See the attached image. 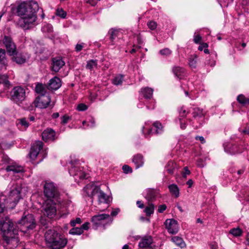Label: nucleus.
I'll use <instances>...</instances> for the list:
<instances>
[{
    "instance_id": "obj_1",
    "label": "nucleus",
    "mask_w": 249,
    "mask_h": 249,
    "mask_svg": "<svg viewBox=\"0 0 249 249\" xmlns=\"http://www.w3.org/2000/svg\"><path fill=\"white\" fill-rule=\"evenodd\" d=\"M39 9L38 3L35 1L22 2L18 5L17 13L20 17L18 24L24 30H30L36 25V12Z\"/></svg>"
},
{
    "instance_id": "obj_2",
    "label": "nucleus",
    "mask_w": 249,
    "mask_h": 249,
    "mask_svg": "<svg viewBox=\"0 0 249 249\" xmlns=\"http://www.w3.org/2000/svg\"><path fill=\"white\" fill-rule=\"evenodd\" d=\"M0 229L4 242L3 247L4 249H12L17 246L18 230L13 221L8 217H5L0 220Z\"/></svg>"
},
{
    "instance_id": "obj_3",
    "label": "nucleus",
    "mask_w": 249,
    "mask_h": 249,
    "mask_svg": "<svg viewBox=\"0 0 249 249\" xmlns=\"http://www.w3.org/2000/svg\"><path fill=\"white\" fill-rule=\"evenodd\" d=\"M45 239L49 249H63L68 243L67 238L53 229H50L46 231Z\"/></svg>"
},
{
    "instance_id": "obj_4",
    "label": "nucleus",
    "mask_w": 249,
    "mask_h": 249,
    "mask_svg": "<svg viewBox=\"0 0 249 249\" xmlns=\"http://www.w3.org/2000/svg\"><path fill=\"white\" fill-rule=\"evenodd\" d=\"M22 190L21 183L18 181H13L10 185L9 192L7 196V203L12 204V207L18 203L21 198V191Z\"/></svg>"
},
{
    "instance_id": "obj_5",
    "label": "nucleus",
    "mask_w": 249,
    "mask_h": 249,
    "mask_svg": "<svg viewBox=\"0 0 249 249\" xmlns=\"http://www.w3.org/2000/svg\"><path fill=\"white\" fill-rule=\"evenodd\" d=\"M88 191L87 194L89 196L93 197L96 196L99 204H107L108 201V197L98 186L88 185L85 188Z\"/></svg>"
},
{
    "instance_id": "obj_6",
    "label": "nucleus",
    "mask_w": 249,
    "mask_h": 249,
    "mask_svg": "<svg viewBox=\"0 0 249 249\" xmlns=\"http://www.w3.org/2000/svg\"><path fill=\"white\" fill-rule=\"evenodd\" d=\"M44 194L46 199L60 202L59 194L53 182L45 183L44 185Z\"/></svg>"
},
{
    "instance_id": "obj_7",
    "label": "nucleus",
    "mask_w": 249,
    "mask_h": 249,
    "mask_svg": "<svg viewBox=\"0 0 249 249\" xmlns=\"http://www.w3.org/2000/svg\"><path fill=\"white\" fill-rule=\"evenodd\" d=\"M59 202L46 199L43 203L41 210L43 214L49 218H53L56 214V205Z\"/></svg>"
},
{
    "instance_id": "obj_8",
    "label": "nucleus",
    "mask_w": 249,
    "mask_h": 249,
    "mask_svg": "<svg viewBox=\"0 0 249 249\" xmlns=\"http://www.w3.org/2000/svg\"><path fill=\"white\" fill-rule=\"evenodd\" d=\"M20 225V229L23 232H27L29 230L34 229L36 226V222L34 216L29 214L22 217L18 221Z\"/></svg>"
},
{
    "instance_id": "obj_9",
    "label": "nucleus",
    "mask_w": 249,
    "mask_h": 249,
    "mask_svg": "<svg viewBox=\"0 0 249 249\" xmlns=\"http://www.w3.org/2000/svg\"><path fill=\"white\" fill-rule=\"evenodd\" d=\"M10 96L11 99L14 102L20 103L25 99V89L20 86L16 87L11 90Z\"/></svg>"
},
{
    "instance_id": "obj_10",
    "label": "nucleus",
    "mask_w": 249,
    "mask_h": 249,
    "mask_svg": "<svg viewBox=\"0 0 249 249\" xmlns=\"http://www.w3.org/2000/svg\"><path fill=\"white\" fill-rule=\"evenodd\" d=\"M91 221L96 228L102 225L105 227L106 223L109 222V223H111L112 222L110 215L107 214L95 215L91 217Z\"/></svg>"
},
{
    "instance_id": "obj_11",
    "label": "nucleus",
    "mask_w": 249,
    "mask_h": 249,
    "mask_svg": "<svg viewBox=\"0 0 249 249\" xmlns=\"http://www.w3.org/2000/svg\"><path fill=\"white\" fill-rule=\"evenodd\" d=\"M1 42L9 55H13L16 53L17 46L11 36H4Z\"/></svg>"
},
{
    "instance_id": "obj_12",
    "label": "nucleus",
    "mask_w": 249,
    "mask_h": 249,
    "mask_svg": "<svg viewBox=\"0 0 249 249\" xmlns=\"http://www.w3.org/2000/svg\"><path fill=\"white\" fill-rule=\"evenodd\" d=\"M243 143V142H241L240 144L237 143H228L224 147L225 151L230 154L242 153L246 148Z\"/></svg>"
},
{
    "instance_id": "obj_13",
    "label": "nucleus",
    "mask_w": 249,
    "mask_h": 249,
    "mask_svg": "<svg viewBox=\"0 0 249 249\" xmlns=\"http://www.w3.org/2000/svg\"><path fill=\"white\" fill-rule=\"evenodd\" d=\"M51 103V98L48 94L38 96L35 101V106L40 108H46Z\"/></svg>"
},
{
    "instance_id": "obj_14",
    "label": "nucleus",
    "mask_w": 249,
    "mask_h": 249,
    "mask_svg": "<svg viewBox=\"0 0 249 249\" xmlns=\"http://www.w3.org/2000/svg\"><path fill=\"white\" fill-rule=\"evenodd\" d=\"M166 229L171 234H176L178 231V222L173 219H166L165 223Z\"/></svg>"
},
{
    "instance_id": "obj_15",
    "label": "nucleus",
    "mask_w": 249,
    "mask_h": 249,
    "mask_svg": "<svg viewBox=\"0 0 249 249\" xmlns=\"http://www.w3.org/2000/svg\"><path fill=\"white\" fill-rule=\"evenodd\" d=\"M43 148V142L40 141L36 142L31 148L29 153L30 158L34 160L38 155L40 151Z\"/></svg>"
},
{
    "instance_id": "obj_16",
    "label": "nucleus",
    "mask_w": 249,
    "mask_h": 249,
    "mask_svg": "<svg viewBox=\"0 0 249 249\" xmlns=\"http://www.w3.org/2000/svg\"><path fill=\"white\" fill-rule=\"evenodd\" d=\"M65 64V62L60 57H53L52 59V70L58 72Z\"/></svg>"
},
{
    "instance_id": "obj_17",
    "label": "nucleus",
    "mask_w": 249,
    "mask_h": 249,
    "mask_svg": "<svg viewBox=\"0 0 249 249\" xmlns=\"http://www.w3.org/2000/svg\"><path fill=\"white\" fill-rule=\"evenodd\" d=\"M153 238L151 236H145L142 238L139 247L145 249H154L152 248Z\"/></svg>"
},
{
    "instance_id": "obj_18",
    "label": "nucleus",
    "mask_w": 249,
    "mask_h": 249,
    "mask_svg": "<svg viewBox=\"0 0 249 249\" xmlns=\"http://www.w3.org/2000/svg\"><path fill=\"white\" fill-rule=\"evenodd\" d=\"M61 86V80L57 76L50 79L47 84V89L51 90H56Z\"/></svg>"
},
{
    "instance_id": "obj_19",
    "label": "nucleus",
    "mask_w": 249,
    "mask_h": 249,
    "mask_svg": "<svg viewBox=\"0 0 249 249\" xmlns=\"http://www.w3.org/2000/svg\"><path fill=\"white\" fill-rule=\"evenodd\" d=\"M12 60L18 64H22L26 62V60L29 58V56L22 53H16L14 55H12Z\"/></svg>"
},
{
    "instance_id": "obj_20",
    "label": "nucleus",
    "mask_w": 249,
    "mask_h": 249,
    "mask_svg": "<svg viewBox=\"0 0 249 249\" xmlns=\"http://www.w3.org/2000/svg\"><path fill=\"white\" fill-rule=\"evenodd\" d=\"M55 135V131L51 128L45 129L42 133V138L45 142L53 141Z\"/></svg>"
},
{
    "instance_id": "obj_21",
    "label": "nucleus",
    "mask_w": 249,
    "mask_h": 249,
    "mask_svg": "<svg viewBox=\"0 0 249 249\" xmlns=\"http://www.w3.org/2000/svg\"><path fill=\"white\" fill-rule=\"evenodd\" d=\"M69 173L71 176H77L81 179L86 178V174L80 169L78 166H72L69 169Z\"/></svg>"
},
{
    "instance_id": "obj_22",
    "label": "nucleus",
    "mask_w": 249,
    "mask_h": 249,
    "mask_svg": "<svg viewBox=\"0 0 249 249\" xmlns=\"http://www.w3.org/2000/svg\"><path fill=\"white\" fill-rule=\"evenodd\" d=\"M0 85L2 86L0 89V93L3 92L9 88L10 82L8 80V76L6 74H0Z\"/></svg>"
},
{
    "instance_id": "obj_23",
    "label": "nucleus",
    "mask_w": 249,
    "mask_h": 249,
    "mask_svg": "<svg viewBox=\"0 0 249 249\" xmlns=\"http://www.w3.org/2000/svg\"><path fill=\"white\" fill-rule=\"evenodd\" d=\"M7 172H13L15 173L22 172L23 171V168L15 162L9 163L6 168Z\"/></svg>"
},
{
    "instance_id": "obj_24",
    "label": "nucleus",
    "mask_w": 249,
    "mask_h": 249,
    "mask_svg": "<svg viewBox=\"0 0 249 249\" xmlns=\"http://www.w3.org/2000/svg\"><path fill=\"white\" fill-rule=\"evenodd\" d=\"M177 169V164L172 160L169 161L165 166V171L170 175H173Z\"/></svg>"
},
{
    "instance_id": "obj_25",
    "label": "nucleus",
    "mask_w": 249,
    "mask_h": 249,
    "mask_svg": "<svg viewBox=\"0 0 249 249\" xmlns=\"http://www.w3.org/2000/svg\"><path fill=\"white\" fill-rule=\"evenodd\" d=\"M132 161L135 164L136 168L138 169L143 165V156L140 154H137L133 157Z\"/></svg>"
},
{
    "instance_id": "obj_26",
    "label": "nucleus",
    "mask_w": 249,
    "mask_h": 249,
    "mask_svg": "<svg viewBox=\"0 0 249 249\" xmlns=\"http://www.w3.org/2000/svg\"><path fill=\"white\" fill-rule=\"evenodd\" d=\"M6 66L5 51L0 49V71L3 69H6Z\"/></svg>"
},
{
    "instance_id": "obj_27",
    "label": "nucleus",
    "mask_w": 249,
    "mask_h": 249,
    "mask_svg": "<svg viewBox=\"0 0 249 249\" xmlns=\"http://www.w3.org/2000/svg\"><path fill=\"white\" fill-rule=\"evenodd\" d=\"M169 190L172 196L177 198L179 196V190L178 186L175 184H172L168 186Z\"/></svg>"
},
{
    "instance_id": "obj_28",
    "label": "nucleus",
    "mask_w": 249,
    "mask_h": 249,
    "mask_svg": "<svg viewBox=\"0 0 249 249\" xmlns=\"http://www.w3.org/2000/svg\"><path fill=\"white\" fill-rule=\"evenodd\" d=\"M171 240L177 246L180 247L181 248H184L186 247V244L185 242L181 237L177 236H174L172 238Z\"/></svg>"
},
{
    "instance_id": "obj_29",
    "label": "nucleus",
    "mask_w": 249,
    "mask_h": 249,
    "mask_svg": "<svg viewBox=\"0 0 249 249\" xmlns=\"http://www.w3.org/2000/svg\"><path fill=\"white\" fill-rule=\"evenodd\" d=\"M153 90L150 88H144L141 89V93L145 98L150 99L153 95Z\"/></svg>"
},
{
    "instance_id": "obj_30",
    "label": "nucleus",
    "mask_w": 249,
    "mask_h": 249,
    "mask_svg": "<svg viewBox=\"0 0 249 249\" xmlns=\"http://www.w3.org/2000/svg\"><path fill=\"white\" fill-rule=\"evenodd\" d=\"M153 126V127L152 128L155 134H161L163 132V126L160 122L156 121L154 122Z\"/></svg>"
},
{
    "instance_id": "obj_31",
    "label": "nucleus",
    "mask_w": 249,
    "mask_h": 249,
    "mask_svg": "<svg viewBox=\"0 0 249 249\" xmlns=\"http://www.w3.org/2000/svg\"><path fill=\"white\" fill-rule=\"evenodd\" d=\"M197 56L196 54L190 56L188 59V64L189 66L192 69H195L196 67Z\"/></svg>"
},
{
    "instance_id": "obj_32",
    "label": "nucleus",
    "mask_w": 249,
    "mask_h": 249,
    "mask_svg": "<svg viewBox=\"0 0 249 249\" xmlns=\"http://www.w3.org/2000/svg\"><path fill=\"white\" fill-rule=\"evenodd\" d=\"M172 71L175 76L178 78L182 76L184 73V69L178 66L173 67Z\"/></svg>"
},
{
    "instance_id": "obj_33",
    "label": "nucleus",
    "mask_w": 249,
    "mask_h": 249,
    "mask_svg": "<svg viewBox=\"0 0 249 249\" xmlns=\"http://www.w3.org/2000/svg\"><path fill=\"white\" fill-rule=\"evenodd\" d=\"M35 90L36 93L40 94V95L45 94L46 92V87L41 83L36 84Z\"/></svg>"
},
{
    "instance_id": "obj_34",
    "label": "nucleus",
    "mask_w": 249,
    "mask_h": 249,
    "mask_svg": "<svg viewBox=\"0 0 249 249\" xmlns=\"http://www.w3.org/2000/svg\"><path fill=\"white\" fill-rule=\"evenodd\" d=\"M108 36L110 39L113 42L119 36V31L116 29H111L108 32Z\"/></svg>"
},
{
    "instance_id": "obj_35",
    "label": "nucleus",
    "mask_w": 249,
    "mask_h": 249,
    "mask_svg": "<svg viewBox=\"0 0 249 249\" xmlns=\"http://www.w3.org/2000/svg\"><path fill=\"white\" fill-rule=\"evenodd\" d=\"M238 102L242 106L249 104V99L246 98L243 94H240L237 98Z\"/></svg>"
},
{
    "instance_id": "obj_36",
    "label": "nucleus",
    "mask_w": 249,
    "mask_h": 249,
    "mask_svg": "<svg viewBox=\"0 0 249 249\" xmlns=\"http://www.w3.org/2000/svg\"><path fill=\"white\" fill-rule=\"evenodd\" d=\"M124 77V75L122 74L116 75L113 79V84L116 86L121 85L123 82Z\"/></svg>"
},
{
    "instance_id": "obj_37",
    "label": "nucleus",
    "mask_w": 249,
    "mask_h": 249,
    "mask_svg": "<svg viewBox=\"0 0 249 249\" xmlns=\"http://www.w3.org/2000/svg\"><path fill=\"white\" fill-rule=\"evenodd\" d=\"M156 196V192L153 189H148L145 196L146 199L148 201H152Z\"/></svg>"
},
{
    "instance_id": "obj_38",
    "label": "nucleus",
    "mask_w": 249,
    "mask_h": 249,
    "mask_svg": "<svg viewBox=\"0 0 249 249\" xmlns=\"http://www.w3.org/2000/svg\"><path fill=\"white\" fill-rule=\"evenodd\" d=\"M97 66V61L94 60H90L87 62L86 65V68L90 71H92L94 68H96Z\"/></svg>"
},
{
    "instance_id": "obj_39",
    "label": "nucleus",
    "mask_w": 249,
    "mask_h": 249,
    "mask_svg": "<svg viewBox=\"0 0 249 249\" xmlns=\"http://www.w3.org/2000/svg\"><path fill=\"white\" fill-rule=\"evenodd\" d=\"M154 211V206L152 203H149L148 206L146 207L144 210L147 216H150L151 214L153 213Z\"/></svg>"
},
{
    "instance_id": "obj_40",
    "label": "nucleus",
    "mask_w": 249,
    "mask_h": 249,
    "mask_svg": "<svg viewBox=\"0 0 249 249\" xmlns=\"http://www.w3.org/2000/svg\"><path fill=\"white\" fill-rule=\"evenodd\" d=\"M70 231L69 233L72 235H80L83 233L81 227H73Z\"/></svg>"
},
{
    "instance_id": "obj_41",
    "label": "nucleus",
    "mask_w": 249,
    "mask_h": 249,
    "mask_svg": "<svg viewBox=\"0 0 249 249\" xmlns=\"http://www.w3.org/2000/svg\"><path fill=\"white\" fill-rule=\"evenodd\" d=\"M230 233L233 235L235 237H238L241 235L242 233V230L239 228H233L230 231Z\"/></svg>"
},
{
    "instance_id": "obj_42",
    "label": "nucleus",
    "mask_w": 249,
    "mask_h": 249,
    "mask_svg": "<svg viewBox=\"0 0 249 249\" xmlns=\"http://www.w3.org/2000/svg\"><path fill=\"white\" fill-rule=\"evenodd\" d=\"M18 124H21V126H24L25 128H27L29 125V123L28 119L26 117L22 118L18 120Z\"/></svg>"
},
{
    "instance_id": "obj_43",
    "label": "nucleus",
    "mask_w": 249,
    "mask_h": 249,
    "mask_svg": "<svg viewBox=\"0 0 249 249\" xmlns=\"http://www.w3.org/2000/svg\"><path fill=\"white\" fill-rule=\"evenodd\" d=\"M142 133L144 135L145 137H147L150 134H155L154 131H153V129L152 128H147L145 127H143L142 128Z\"/></svg>"
},
{
    "instance_id": "obj_44",
    "label": "nucleus",
    "mask_w": 249,
    "mask_h": 249,
    "mask_svg": "<svg viewBox=\"0 0 249 249\" xmlns=\"http://www.w3.org/2000/svg\"><path fill=\"white\" fill-rule=\"evenodd\" d=\"M56 15L61 18H65L66 17L67 13L62 8H57L56 11Z\"/></svg>"
},
{
    "instance_id": "obj_45",
    "label": "nucleus",
    "mask_w": 249,
    "mask_h": 249,
    "mask_svg": "<svg viewBox=\"0 0 249 249\" xmlns=\"http://www.w3.org/2000/svg\"><path fill=\"white\" fill-rule=\"evenodd\" d=\"M193 115L194 118L201 117L203 115L202 110L198 108H195L193 112Z\"/></svg>"
},
{
    "instance_id": "obj_46",
    "label": "nucleus",
    "mask_w": 249,
    "mask_h": 249,
    "mask_svg": "<svg viewBox=\"0 0 249 249\" xmlns=\"http://www.w3.org/2000/svg\"><path fill=\"white\" fill-rule=\"evenodd\" d=\"M147 25L148 28L152 30H155L157 26V23L153 20L148 22Z\"/></svg>"
},
{
    "instance_id": "obj_47",
    "label": "nucleus",
    "mask_w": 249,
    "mask_h": 249,
    "mask_svg": "<svg viewBox=\"0 0 249 249\" xmlns=\"http://www.w3.org/2000/svg\"><path fill=\"white\" fill-rule=\"evenodd\" d=\"M171 51L168 48H164L160 51V53L162 55L168 56L171 53Z\"/></svg>"
},
{
    "instance_id": "obj_48",
    "label": "nucleus",
    "mask_w": 249,
    "mask_h": 249,
    "mask_svg": "<svg viewBox=\"0 0 249 249\" xmlns=\"http://www.w3.org/2000/svg\"><path fill=\"white\" fill-rule=\"evenodd\" d=\"M81 219L77 217L75 220H71L70 224L72 227H75L77 224H81Z\"/></svg>"
},
{
    "instance_id": "obj_49",
    "label": "nucleus",
    "mask_w": 249,
    "mask_h": 249,
    "mask_svg": "<svg viewBox=\"0 0 249 249\" xmlns=\"http://www.w3.org/2000/svg\"><path fill=\"white\" fill-rule=\"evenodd\" d=\"M42 30L43 32H51L52 31L53 28L51 25L47 24L42 27Z\"/></svg>"
},
{
    "instance_id": "obj_50",
    "label": "nucleus",
    "mask_w": 249,
    "mask_h": 249,
    "mask_svg": "<svg viewBox=\"0 0 249 249\" xmlns=\"http://www.w3.org/2000/svg\"><path fill=\"white\" fill-rule=\"evenodd\" d=\"M125 174H128V173H131L132 171V168L127 165H124L123 166L122 168Z\"/></svg>"
},
{
    "instance_id": "obj_51",
    "label": "nucleus",
    "mask_w": 249,
    "mask_h": 249,
    "mask_svg": "<svg viewBox=\"0 0 249 249\" xmlns=\"http://www.w3.org/2000/svg\"><path fill=\"white\" fill-rule=\"evenodd\" d=\"M88 107L84 104H80L78 105L77 109L79 111H85L87 110Z\"/></svg>"
},
{
    "instance_id": "obj_52",
    "label": "nucleus",
    "mask_w": 249,
    "mask_h": 249,
    "mask_svg": "<svg viewBox=\"0 0 249 249\" xmlns=\"http://www.w3.org/2000/svg\"><path fill=\"white\" fill-rule=\"evenodd\" d=\"M61 124H66L71 119V118L69 116H68L67 115H65L63 117H62L61 118Z\"/></svg>"
},
{
    "instance_id": "obj_53",
    "label": "nucleus",
    "mask_w": 249,
    "mask_h": 249,
    "mask_svg": "<svg viewBox=\"0 0 249 249\" xmlns=\"http://www.w3.org/2000/svg\"><path fill=\"white\" fill-rule=\"evenodd\" d=\"M184 171L182 173V177L184 178H186L187 175H189L190 174V171L188 169L187 167H185L184 168Z\"/></svg>"
},
{
    "instance_id": "obj_54",
    "label": "nucleus",
    "mask_w": 249,
    "mask_h": 249,
    "mask_svg": "<svg viewBox=\"0 0 249 249\" xmlns=\"http://www.w3.org/2000/svg\"><path fill=\"white\" fill-rule=\"evenodd\" d=\"M201 40V37L199 35H195L194 36V41L196 43H199Z\"/></svg>"
},
{
    "instance_id": "obj_55",
    "label": "nucleus",
    "mask_w": 249,
    "mask_h": 249,
    "mask_svg": "<svg viewBox=\"0 0 249 249\" xmlns=\"http://www.w3.org/2000/svg\"><path fill=\"white\" fill-rule=\"evenodd\" d=\"M166 209V206L164 204L159 206L158 212L160 213H163Z\"/></svg>"
},
{
    "instance_id": "obj_56",
    "label": "nucleus",
    "mask_w": 249,
    "mask_h": 249,
    "mask_svg": "<svg viewBox=\"0 0 249 249\" xmlns=\"http://www.w3.org/2000/svg\"><path fill=\"white\" fill-rule=\"evenodd\" d=\"M89 222H86V223H84L81 226V228L83 232H84V230H88L89 229Z\"/></svg>"
},
{
    "instance_id": "obj_57",
    "label": "nucleus",
    "mask_w": 249,
    "mask_h": 249,
    "mask_svg": "<svg viewBox=\"0 0 249 249\" xmlns=\"http://www.w3.org/2000/svg\"><path fill=\"white\" fill-rule=\"evenodd\" d=\"M95 126V121L93 119H91L89 122H88L87 126L89 127H93Z\"/></svg>"
},
{
    "instance_id": "obj_58",
    "label": "nucleus",
    "mask_w": 249,
    "mask_h": 249,
    "mask_svg": "<svg viewBox=\"0 0 249 249\" xmlns=\"http://www.w3.org/2000/svg\"><path fill=\"white\" fill-rule=\"evenodd\" d=\"M208 47V45L206 43H202L198 47V50L202 51L203 49L207 48Z\"/></svg>"
},
{
    "instance_id": "obj_59",
    "label": "nucleus",
    "mask_w": 249,
    "mask_h": 249,
    "mask_svg": "<svg viewBox=\"0 0 249 249\" xmlns=\"http://www.w3.org/2000/svg\"><path fill=\"white\" fill-rule=\"evenodd\" d=\"M239 131L244 134H247L249 135V127H246L245 129H242L241 128L239 129Z\"/></svg>"
},
{
    "instance_id": "obj_60",
    "label": "nucleus",
    "mask_w": 249,
    "mask_h": 249,
    "mask_svg": "<svg viewBox=\"0 0 249 249\" xmlns=\"http://www.w3.org/2000/svg\"><path fill=\"white\" fill-rule=\"evenodd\" d=\"M5 208V204L3 202H1V199L0 198V213H2Z\"/></svg>"
},
{
    "instance_id": "obj_61",
    "label": "nucleus",
    "mask_w": 249,
    "mask_h": 249,
    "mask_svg": "<svg viewBox=\"0 0 249 249\" xmlns=\"http://www.w3.org/2000/svg\"><path fill=\"white\" fill-rule=\"evenodd\" d=\"M119 212V209H116L112 211V212L111 213V215L112 216H115L118 214Z\"/></svg>"
},
{
    "instance_id": "obj_62",
    "label": "nucleus",
    "mask_w": 249,
    "mask_h": 249,
    "mask_svg": "<svg viewBox=\"0 0 249 249\" xmlns=\"http://www.w3.org/2000/svg\"><path fill=\"white\" fill-rule=\"evenodd\" d=\"M83 46L81 44H77L75 46V50L77 52H79L82 50Z\"/></svg>"
},
{
    "instance_id": "obj_63",
    "label": "nucleus",
    "mask_w": 249,
    "mask_h": 249,
    "mask_svg": "<svg viewBox=\"0 0 249 249\" xmlns=\"http://www.w3.org/2000/svg\"><path fill=\"white\" fill-rule=\"evenodd\" d=\"M196 140L200 141L202 143H204L205 142V139H204V137L202 136H196Z\"/></svg>"
},
{
    "instance_id": "obj_64",
    "label": "nucleus",
    "mask_w": 249,
    "mask_h": 249,
    "mask_svg": "<svg viewBox=\"0 0 249 249\" xmlns=\"http://www.w3.org/2000/svg\"><path fill=\"white\" fill-rule=\"evenodd\" d=\"M136 203L139 208H143L144 207V205L141 201L138 200Z\"/></svg>"
}]
</instances>
